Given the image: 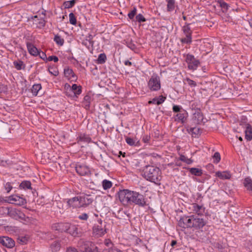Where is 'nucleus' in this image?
<instances>
[{"label": "nucleus", "mask_w": 252, "mask_h": 252, "mask_svg": "<svg viewBox=\"0 0 252 252\" xmlns=\"http://www.w3.org/2000/svg\"><path fill=\"white\" fill-rule=\"evenodd\" d=\"M20 188L23 189H31V183L28 181H23L20 185Z\"/></svg>", "instance_id": "37"}, {"label": "nucleus", "mask_w": 252, "mask_h": 252, "mask_svg": "<svg viewBox=\"0 0 252 252\" xmlns=\"http://www.w3.org/2000/svg\"><path fill=\"white\" fill-rule=\"evenodd\" d=\"M61 247V244L60 241H55L50 245V248L52 251L58 252Z\"/></svg>", "instance_id": "30"}, {"label": "nucleus", "mask_w": 252, "mask_h": 252, "mask_svg": "<svg viewBox=\"0 0 252 252\" xmlns=\"http://www.w3.org/2000/svg\"><path fill=\"white\" fill-rule=\"evenodd\" d=\"M193 222V227L195 229L202 228L206 224V221L202 218L194 215Z\"/></svg>", "instance_id": "12"}, {"label": "nucleus", "mask_w": 252, "mask_h": 252, "mask_svg": "<svg viewBox=\"0 0 252 252\" xmlns=\"http://www.w3.org/2000/svg\"><path fill=\"white\" fill-rule=\"evenodd\" d=\"M136 21L139 23L145 22L146 21V18L141 14H139L136 16Z\"/></svg>", "instance_id": "50"}, {"label": "nucleus", "mask_w": 252, "mask_h": 252, "mask_svg": "<svg viewBox=\"0 0 252 252\" xmlns=\"http://www.w3.org/2000/svg\"><path fill=\"white\" fill-rule=\"evenodd\" d=\"M194 215L183 216L178 221V225L182 228H192Z\"/></svg>", "instance_id": "6"}, {"label": "nucleus", "mask_w": 252, "mask_h": 252, "mask_svg": "<svg viewBox=\"0 0 252 252\" xmlns=\"http://www.w3.org/2000/svg\"><path fill=\"white\" fill-rule=\"evenodd\" d=\"M64 74L66 77L74 78L75 73L73 70L69 68H65L64 70Z\"/></svg>", "instance_id": "38"}, {"label": "nucleus", "mask_w": 252, "mask_h": 252, "mask_svg": "<svg viewBox=\"0 0 252 252\" xmlns=\"http://www.w3.org/2000/svg\"><path fill=\"white\" fill-rule=\"evenodd\" d=\"M187 130L189 133H191L192 135H195V136L201 133V129L197 127H189Z\"/></svg>", "instance_id": "33"}, {"label": "nucleus", "mask_w": 252, "mask_h": 252, "mask_svg": "<svg viewBox=\"0 0 252 252\" xmlns=\"http://www.w3.org/2000/svg\"><path fill=\"white\" fill-rule=\"evenodd\" d=\"M240 125L242 126V127L245 128V138L248 141H251L252 140V127L250 124L243 123L241 122Z\"/></svg>", "instance_id": "14"}, {"label": "nucleus", "mask_w": 252, "mask_h": 252, "mask_svg": "<svg viewBox=\"0 0 252 252\" xmlns=\"http://www.w3.org/2000/svg\"><path fill=\"white\" fill-rule=\"evenodd\" d=\"M148 87L151 91H158L160 89V78L157 75L151 76L148 83Z\"/></svg>", "instance_id": "4"}, {"label": "nucleus", "mask_w": 252, "mask_h": 252, "mask_svg": "<svg viewBox=\"0 0 252 252\" xmlns=\"http://www.w3.org/2000/svg\"><path fill=\"white\" fill-rule=\"evenodd\" d=\"M7 215L10 217L16 220H21L26 221V219H28L22 212L16 208H7Z\"/></svg>", "instance_id": "5"}, {"label": "nucleus", "mask_w": 252, "mask_h": 252, "mask_svg": "<svg viewBox=\"0 0 252 252\" xmlns=\"http://www.w3.org/2000/svg\"><path fill=\"white\" fill-rule=\"evenodd\" d=\"M106 56L104 53H101L99 55L97 62L98 63L103 64L105 63L106 60Z\"/></svg>", "instance_id": "39"}, {"label": "nucleus", "mask_w": 252, "mask_h": 252, "mask_svg": "<svg viewBox=\"0 0 252 252\" xmlns=\"http://www.w3.org/2000/svg\"><path fill=\"white\" fill-rule=\"evenodd\" d=\"M189 209L192 211L193 213L196 214L198 216L203 215L205 212V208L203 205H198L197 203L191 204Z\"/></svg>", "instance_id": "15"}, {"label": "nucleus", "mask_w": 252, "mask_h": 252, "mask_svg": "<svg viewBox=\"0 0 252 252\" xmlns=\"http://www.w3.org/2000/svg\"><path fill=\"white\" fill-rule=\"evenodd\" d=\"M120 201L124 205H137L140 207H144L146 204L145 197L138 192L129 189L120 190L118 192Z\"/></svg>", "instance_id": "1"}, {"label": "nucleus", "mask_w": 252, "mask_h": 252, "mask_svg": "<svg viewBox=\"0 0 252 252\" xmlns=\"http://www.w3.org/2000/svg\"><path fill=\"white\" fill-rule=\"evenodd\" d=\"M66 252H79V251L74 247H69L66 248Z\"/></svg>", "instance_id": "59"}, {"label": "nucleus", "mask_w": 252, "mask_h": 252, "mask_svg": "<svg viewBox=\"0 0 252 252\" xmlns=\"http://www.w3.org/2000/svg\"><path fill=\"white\" fill-rule=\"evenodd\" d=\"M188 169L192 175L196 176H201L203 174L202 170L201 169L192 167L188 168Z\"/></svg>", "instance_id": "26"}, {"label": "nucleus", "mask_w": 252, "mask_h": 252, "mask_svg": "<svg viewBox=\"0 0 252 252\" xmlns=\"http://www.w3.org/2000/svg\"><path fill=\"white\" fill-rule=\"evenodd\" d=\"M75 3V0L66 1L64 2L63 5L65 8H70L74 6Z\"/></svg>", "instance_id": "44"}, {"label": "nucleus", "mask_w": 252, "mask_h": 252, "mask_svg": "<svg viewBox=\"0 0 252 252\" xmlns=\"http://www.w3.org/2000/svg\"><path fill=\"white\" fill-rule=\"evenodd\" d=\"M216 175L221 179H229L231 178V174L227 171H218L216 173Z\"/></svg>", "instance_id": "24"}, {"label": "nucleus", "mask_w": 252, "mask_h": 252, "mask_svg": "<svg viewBox=\"0 0 252 252\" xmlns=\"http://www.w3.org/2000/svg\"><path fill=\"white\" fill-rule=\"evenodd\" d=\"M157 101H158V105H159L162 104L165 101L166 97L163 96V95H160L158 97H157Z\"/></svg>", "instance_id": "56"}, {"label": "nucleus", "mask_w": 252, "mask_h": 252, "mask_svg": "<svg viewBox=\"0 0 252 252\" xmlns=\"http://www.w3.org/2000/svg\"><path fill=\"white\" fill-rule=\"evenodd\" d=\"M200 102L199 100H194L191 102L190 108L192 110H194L195 111H200Z\"/></svg>", "instance_id": "27"}, {"label": "nucleus", "mask_w": 252, "mask_h": 252, "mask_svg": "<svg viewBox=\"0 0 252 252\" xmlns=\"http://www.w3.org/2000/svg\"><path fill=\"white\" fill-rule=\"evenodd\" d=\"M103 252H123L120 250L115 248H109L104 249Z\"/></svg>", "instance_id": "54"}, {"label": "nucleus", "mask_w": 252, "mask_h": 252, "mask_svg": "<svg viewBox=\"0 0 252 252\" xmlns=\"http://www.w3.org/2000/svg\"><path fill=\"white\" fill-rule=\"evenodd\" d=\"M69 18L70 23L73 25H76L77 21L74 14L73 13H70L69 14Z\"/></svg>", "instance_id": "46"}, {"label": "nucleus", "mask_w": 252, "mask_h": 252, "mask_svg": "<svg viewBox=\"0 0 252 252\" xmlns=\"http://www.w3.org/2000/svg\"><path fill=\"white\" fill-rule=\"evenodd\" d=\"M126 141L127 144L130 146H136L138 143V141L136 142L133 138L128 137L126 138Z\"/></svg>", "instance_id": "45"}, {"label": "nucleus", "mask_w": 252, "mask_h": 252, "mask_svg": "<svg viewBox=\"0 0 252 252\" xmlns=\"http://www.w3.org/2000/svg\"><path fill=\"white\" fill-rule=\"evenodd\" d=\"M54 40L59 46H63L64 42V39L58 34L55 35Z\"/></svg>", "instance_id": "35"}, {"label": "nucleus", "mask_w": 252, "mask_h": 252, "mask_svg": "<svg viewBox=\"0 0 252 252\" xmlns=\"http://www.w3.org/2000/svg\"><path fill=\"white\" fill-rule=\"evenodd\" d=\"M76 140L77 143L79 145L83 143L88 144L92 141V139L89 135L82 133L78 134Z\"/></svg>", "instance_id": "16"}, {"label": "nucleus", "mask_w": 252, "mask_h": 252, "mask_svg": "<svg viewBox=\"0 0 252 252\" xmlns=\"http://www.w3.org/2000/svg\"><path fill=\"white\" fill-rule=\"evenodd\" d=\"M150 136L148 135H145L143 138V141L144 143H148L150 140Z\"/></svg>", "instance_id": "63"}, {"label": "nucleus", "mask_w": 252, "mask_h": 252, "mask_svg": "<svg viewBox=\"0 0 252 252\" xmlns=\"http://www.w3.org/2000/svg\"><path fill=\"white\" fill-rule=\"evenodd\" d=\"M76 171L81 176H88L91 175V171L88 166L84 164H78L75 167Z\"/></svg>", "instance_id": "13"}, {"label": "nucleus", "mask_w": 252, "mask_h": 252, "mask_svg": "<svg viewBox=\"0 0 252 252\" xmlns=\"http://www.w3.org/2000/svg\"><path fill=\"white\" fill-rule=\"evenodd\" d=\"M185 80L187 83L192 87H194L196 86V82L189 78H186Z\"/></svg>", "instance_id": "52"}, {"label": "nucleus", "mask_w": 252, "mask_h": 252, "mask_svg": "<svg viewBox=\"0 0 252 252\" xmlns=\"http://www.w3.org/2000/svg\"><path fill=\"white\" fill-rule=\"evenodd\" d=\"M89 216L87 214L83 213L79 216L78 218L81 220H87L88 219Z\"/></svg>", "instance_id": "57"}, {"label": "nucleus", "mask_w": 252, "mask_h": 252, "mask_svg": "<svg viewBox=\"0 0 252 252\" xmlns=\"http://www.w3.org/2000/svg\"><path fill=\"white\" fill-rule=\"evenodd\" d=\"M69 207L81 208V205L80 203L79 196L74 197L69 199L67 201Z\"/></svg>", "instance_id": "19"}, {"label": "nucleus", "mask_w": 252, "mask_h": 252, "mask_svg": "<svg viewBox=\"0 0 252 252\" xmlns=\"http://www.w3.org/2000/svg\"><path fill=\"white\" fill-rule=\"evenodd\" d=\"M5 201L19 206L23 205L26 203V199L17 195H12L10 196L8 198L7 200H5Z\"/></svg>", "instance_id": "9"}, {"label": "nucleus", "mask_w": 252, "mask_h": 252, "mask_svg": "<svg viewBox=\"0 0 252 252\" xmlns=\"http://www.w3.org/2000/svg\"><path fill=\"white\" fill-rule=\"evenodd\" d=\"M0 244L8 249H12L15 245L14 240L8 236H0Z\"/></svg>", "instance_id": "10"}, {"label": "nucleus", "mask_w": 252, "mask_h": 252, "mask_svg": "<svg viewBox=\"0 0 252 252\" xmlns=\"http://www.w3.org/2000/svg\"><path fill=\"white\" fill-rule=\"evenodd\" d=\"M102 184L103 188L105 190L110 189L112 186V182L107 180H104L102 181Z\"/></svg>", "instance_id": "40"}, {"label": "nucleus", "mask_w": 252, "mask_h": 252, "mask_svg": "<svg viewBox=\"0 0 252 252\" xmlns=\"http://www.w3.org/2000/svg\"><path fill=\"white\" fill-rule=\"evenodd\" d=\"M70 224L68 223H58L54 224L53 227L60 232H68Z\"/></svg>", "instance_id": "18"}, {"label": "nucleus", "mask_w": 252, "mask_h": 252, "mask_svg": "<svg viewBox=\"0 0 252 252\" xmlns=\"http://www.w3.org/2000/svg\"><path fill=\"white\" fill-rule=\"evenodd\" d=\"M13 64L15 67L18 70H21L25 67V64L22 61H14Z\"/></svg>", "instance_id": "36"}, {"label": "nucleus", "mask_w": 252, "mask_h": 252, "mask_svg": "<svg viewBox=\"0 0 252 252\" xmlns=\"http://www.w3.org/2000/svg\"><path fill=\"white\" fill-rule=\"evenodd\" d=\"M143 176L147 181L160 185L161 172L158 167L153 165H147L143 169Z\"/></svg>", "instance_id": "2"}, {"label": "nucleus", "mask_w": 252, "mask_h": 252, "mask_svg": "<svg viewBox=\"0 0 252 252\" xmlns=\"http://www.w3.org/2000/svg\"><path fill=\"white\" fill-rule=\"evenodd\" d=\"M71 88L73 94H74V97H78V96L82 93V87L80 85L78 86L77 84H74Z\"/></svg>", "instance_id": "23"}, {"label": "nucleus", "mask_w": 252, "mask_h": 252, "mask_svg": "<svg viewBox=\"0 0 252 252\" xmlns=\"http://www.w3.org/2000/svg\"><path fill=\"white\" fill-rule=\"evenodd\" d=\"M80 203L81 207H84L88 206L93 202V199L89 197V195L79 196Z\"/></svg>", "instance_id": "20"}, {"label": "nucleus", "mask_w": 252, "mask_h": 252, "mask_svg": "<svg viewBox=\"0 0 252 252\" xmlns=\"http://www.w3.org/2000/svg\"><path fill=\"white\" fill-rule=\"evenodd\" d=\"M77 247L82 252H100L94 244L84 239H80L78 241Z\"/></svg>", "instance_id": "3"}, {"label": "nucleus", "mask_w": 252, "mask_h": 252, "mask_svg": "<svg viewBox=\"0 0 252 252\" xmlns=\"http://www.w3.org/2000/svg\"><path fill=\"white\" fill-rule=\"evenodd\" d=\"M243 184L248 190L252 192V180L249 177L245 178Z\"/></svg>", "instance_id": "29"}, {"label": "nucleus", "mask_w": 252, "mask_h": 252, "mask_svg": "<svg viewBox=\"0 0 252 252\" xmlns=\"http://www.w3.org/2000/svg\"><path fill=\"white\" fill-rule=\"evenodd\" d=\"M158 101H157V97L154 98L151 100H150L148 102V103L149 104H157V105H158Z\"/></svg>", "instance_id": "62"}, {"label": "nucleus", "mask_w": 252, "mask_h": 252, "mask_svg": "<svg viewBox=\"0 0 252 252\" xmlns=\"http://www.w3.org/2000/svg\"><path fill=\"white\" fill-rule=\"evenodd\" d=\"M94 36L91 34H89L88 36H87L86 40L88 41L89 42V45L93 46L94 44V41H93Z\"/></svg>", "instance_id": "51"}, {"label": "nucleus", "mask_w": 252, "mask_h": 252, "mask_svg": "<svg viewBox=\"0 0 252 252\" xmlns=\"http://www.w3.org/2000/svg\"><path fill=\"white\" fill-rule=\"evenodd\" d=\"M29 53L34 56H36L39 54V51L32 43L28 42L26 43Z\"/></svg>", "instance_id": "22"}, {"label": "nucleus", "mask_w": 252, "mask_h": 252, "mask_svg": "<svg viewBox=\"0 0 252 252\" xmlns=\"http://www.w3.org/2000/svg\"><path fill=\"white\" fill-rule=\"evenodd\" d=\"M7 88L3 84H0V93H5L7 91Z\"/></svg>", "instance_id": "60"}, {"label": "nucleus", "mask_w": 252, "mask_h": 252, "mask_svg": "<svg viewBox=\"0 0 252 252\" xmlns=\"http://www.w3.org/2000/svg\"><path fill=\"white\" fill-rule=\"evenodd\" d=\"M46 21L44 20H42L41 21L39 22V24L41 25L42 27H44L45 26Z\"/></svg>", "instance_id": "64"}, {"label": "nucleus", "mask_w": 252, "mask_h": 252, "mask_svg": "<svg viewBox=\"0 0 252 252\" xmlns=\"http://www.w3.org/2000/svg\"><path fill=\"white\" fill-rule=\"evenodd\" d=\"M167 3V10L169 12L173 11L175 8V0H165Z\"/></svg>", "instance_id": "34"}, {"label": "nucleus", "mask_w": 252, "mask_h": 252, "mask_svg": "<svg viewBox=\"0 0 252 252\" xmlns=\"http://www.w3.org/2000/svg\"><path fill=\"white\" fill-rule=\"evenodd\" d=\"M41 88L42 87L40 84L33 85L31 89L32 94L34 96H36L38 92L41 90Z\"/></svg>", "instance_id": "32"}, {"label": "nucleus", "mask_w": 252, "mask_h": 252, "mask_svg": "<svg viewBox=\"0 0 252 252\" xmlns=\"http://www.w3.org/2000/svg\"><path fill=\"white\" fill-rule=\"evenodd\" d=\"M47 61H53L54 62L56 63L59 61V59L58 57L55 56H49L48 58Z\"/></svg>", "instance_id": "58"}, {"label": "nucleus", "mask_w": 252, "mask_h": 252, "mask_svg": "<svg viewBox=\"0 0 252 252\" xmlns=\"http://www.w3.org/2000/svg\"><path fill=\"white\" fill-rule=\"evenodd\" d=\"M137 9L134 7L133 10L128 14V17L130 19H133L136 13Z\"/></svg>", "instance_id": "53"}, {"label": "nucleus", "mask_w": 252, "mask_h": 252, "mask_svg": "<svg viewBox=\"0 0 252 252\" xmlns=\"http://www.w3.org/2000/svg\"><path fill=\"white\" fill-rule=\"evenodd\" d=\"M38 55H39L40 58L42 59V60H43L44 61H45V60H47V58L46 57V55L45 54V53L42 52L40 53V52H39Z\"/></svg>", "instance_id": "61"}, {"label": "nucleus", "mask_w": 252, "mask_h": 252, "mask_svg": "<svg viewBox=\"0 0 252 252\" xmlns=\"http://www.w3.org/2000/svg\"><path fill=\"white\" fill-rule=\"evenodd\" d=\"M188 117V113L186 110L182 111V112L177 113L174 118V121L178 122H181V124H184Z\"/></svg>", "instance_id": "17"}, {"label": "nucleus", "mask_w": 252, "mask_h": 252, "mask_svg": "<svg viewBox=\"0 0 252 252\" xmlns=\"http://www.w3.org/2000/svg\"><path fill=\"white\" fill-rule=\"evenodd\" d=\"M98 224H95L93 228V233L97 235V236H101L104 235L106 231L105 227V224H102V221L101 220H98Z\"/></svg>", "instance_id": "7"}, {"label": "nucleus", "mask_w": 252, "mask_h": 252, "mask_svg": "<svg viewBox=\"0 0 252 252\" xmlns=\"http://www.w3.org/2000/svg\"><path fill=\"white\" fill-rule=\"evenodd\" d=\"M192 120L194 124L197 125L204 124L207 121L201 111H195L193 115Z\"/></svg>", "instance_id": "11"}, {"label": "nucleus", "mask_w": 252, "mask_h": 252, "mask_svg": "<svg viewBox=\"0 0 252 252\" xmlns=\"http://www.w3.org/2000/svg\"><path fill=\"white\" fill-rule=\"evenodd\" d=\"M173 112L174 113H180L182 112V111L185 110L180 105H174L172 108Z\"/></svg>", "instance_id": "47"}, {"label": "nucleus", "mask_w": 252, "mask_h": 252, "mask_svg": "<svg viewBox=\"0 0 252 252\" xmlns=\"http://www.w3.org/2000/svg\"><path fill=\"white\" fill-rule=\"evenodd\" d=\"M190 24L186 23L182 28V31L185 35L192 36V31L190 29Z\"/></svg>", "instance_id": "28"}, {"label": "nucleus", "mask_w": 252, "mask_h": 252, "mask_svg": "<svg viewBox=\"0 0 252 252\" xmlns=\"http://www.w3.org/2000/svg\"><path fill=\"white\" fill-rule=\"evenodd\" d=\"M213 158L214 160V162L216 163L219 162L220 160V156L219 152H216L214 154Z\"/></svg>", "instance_id": "49"}, {"label": "nucleus", "mask_w": 252, "mask_h": 252, "mask_svg": "<svg viewBox=\"0 0 252 252\" xmlns=\"http://www.w3.org/2000/svg\"><path fill=\"white\" fill-rule=\"evenodd\" d=\"M218 3L220 7L225 11H227L229 7V5L224 2L223 0H219Z\"/></svg>", "instance_id": "43"}, {"label": "nucleus", "mask_w": 252, "mask_h": 252, "mask_svg": "<svg viewBox=\"0 0 252 252\" xmlns=\"http://www.w3.org/2000/svg\"><path fill=\"white\" fill-rule=\"evenodd\" d=\"M186 62L188 64L189 69L192 70L196 69L200 63V62L198 60L195 59L193 55L190 54L187 55Z\"/></svg>", "instance_id": "8"}, {"label": "nucleus", "mask_w": 252, "mask_h": 252, "mask_svg": "<svg viewBox=\"0 0 252 252\" xmlns=\"http://www.w3.org/2000/svg\"><path fill=\"white\" fill-rule=\"evenodd\" d=\"M186 37L181 39L180 41L182 43L190 44L192 42V36L185 35Z\"/></svg>", "instance_id": "41"}, {"label": "nucleus", "mask_w": 252, "mask_h": 252, "mask_svg": "<svg viewBox=\"0 0 252 252\" xmlns=\"http://www.w3.org/2000/svg\"><path fill=\"white\" fill-rule=\"evenodd\" d=\"M64 94L68 97L74 98V94L72 92L71 86L68 84H65L64 85Z\"/></svg>", "instance_id": "25"}, {"label": "nucleus", "mask_w": 252, "mask_h": 252, "mask_svg": "<svg viewBox=\"0 0 252 252\" xmlns=\"http://www.w3.org/2000/svg\"><path fill=\"white\" fill-rule=\"evenodd\" d=\"M68 233L74 237H79L81 235V232L79 230L77 226L74 224H70Z\"/></svg>", "instance_id": "21"}, {"label": "nucleus", "mask_w": 252, "mask_h": 252, "mask_svg": "<svg viewBox=\"0 0 252 252\" xmlns=\"http://www.w3.org/2000/svg\"><path fill=\"white\" fill-rule=\"evenodd\" d=\"M91 100V97L89 95H86L84 96L82 103L86 109L90 108Z\"/></svg>", "instance_id": "31"}, {"label": "nucleus", "mask_w": 252, "mask_h": 252, "mask_svg": "<svg viewBox=\"0 0 252 252\" xmlns=\"http://www.w3.org/2000/svg\"><path fill=\"white\" fill-rule=\"evenodd\" d=\"M180 160L185 162L188 164H190L193 162V160L191 158H188L187 157H186L185 156L181 155L180 156Z\"/></svg>", "instance_id": "42"}, {"label": "nucleus", "mask_w": 252, "mask_h": 252, "mask_svg": "<svg viewBox=\"0 0 252 252\" xmlns=\"http://www.w3.org/2000/svg\"><path fill=\"white\" fill-rule=\"evenodd\" d=\"M4 189H5L6 190V192L7 193L9 192L11 190V189H12V186H11V183H9V182H7L6 183L5 185H4Z\"/></svg>", "instance_id": "55"}, {"label": "nucleus", "mask_w": 252, "mask_h": 252, "mask_svg": "<svg viewBox=\"0 0 252 252\" xmlns=\"http://www.w3.org/2000/svg\"><path fill=\"white\" fill-rule=\"evenodd\" d=\"M48 71L51 74L54 76H57L59 74V71L58 69L56 68L49 67L48 68Z\"/></svg>", "instance_id": "48"}]
</instances>
